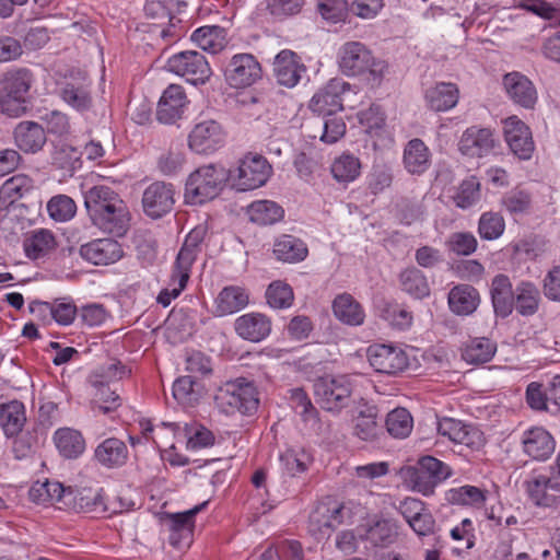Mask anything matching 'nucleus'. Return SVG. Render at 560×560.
<instances>
[{
	"label": "nucleus",
	"instance_id": "58836bf2",
	"mask_svg": "<svg viewBox=\"0 0 560 560\" xmlns=\"http://www.w3.org/2000/svg\"><path fill=\"white\" fill-rule=\"evenodd\" d=\"M34 189V180L25 175L18 174L7 179L0 187V207L8 208Z\"/></svg>",
	"mask_w": 560,
	"mask_h": 560
},
{
	"label": "nucleus",
	"instance_id": "5fc2aeb1",
	"mask_svg": "<svg viewBox=\"0 0 560 560\" xmlns=\"http://www.w3.org/2000/svg\"><path fill=\"white\" fill-rule=\"evenodd\" d=\"M359 122L371 137H381L385 132V114L378 105H371L358 114Z\"/></svg>",
	"mask_w": 560,
	"mask_h": 560
},
{
	"label": "nucleus",
	"instance_id": "7c9ffc66",
	"mask_svg": "<svg viewBox=\"0 0 560 560\" xmlns=\"http://www.w3.org/2000/svg\"><path fill=\"white\" fill-rule=\"evenodd\" d=\"M459 90L455 83L439 82L425 91L427 105L434 112H447L456 106Z\"/></svg>",
	"mask_w": 560,
	"mask_h": 560
},
{
	"label": "nucleus",
	"instance_id": "0e129e2a",
	"mask_svg": "<svg viewBox=\"0 0 560 560\" xmlns=\"http://www.w3.org/2000/svg\"><path fill=\"white\" fill-rule=\"evenodd\" d=\"M155 118L163 125L175 122V84H170L164 90L156 105Z\"/></svg>",
	"mask_w": 560,
	"mask_h": 560
},
{
	"label": "nucleus",
	"instance_id": "6ab92c4d",
	"mask_svg": "<svg viewBox=\"0 0 560 560\" xmlns=\"http://www.w3.org/2000/svg\"><path fill=\"white\" fill-rule=\"evenodd\" d=\"M177 75L194 85L203 84L211 75V68L202 54L182 51L177 54Z\"/></svg>",
	"mask_w": 560,
	"mask_h": 560
},
{
	"label": "nucleus",
	"instance_id": "72a5a7b5",
	"mask_svg": "<svg viewBox=\"0 0 560 560\" xmlns=\"http://www.w3.org/2000/svg\"><path fill=\"white\" fill-rule=\"evenodd\" d=\"M25 422V407L21 401L11 400L0 405V425L8 439L16 438L22 433Z\"/></svg>",
	"mask_w": 560,
	"mask_h": 560
},
{
	"label": "nucleus",
	"instance_id": "f704fd0d",
	"mask_svg": "<svg viewBox=\"0 0 560 560\" xmlns=\"http://www.w3.org/2000/svg\"><path fill=\"white\" fill-rule=\"evenodd\" d=\"M334 315L343 324L350 326L362 325L365 313L361 304L349 293H342L332 302Z\"/></svg>",
	"mask_w": 560,
	"mask_h": 560
},
{
	"label": "nucleus",
	"instance_id": "473e14b6",
	"mask_svg": "<svg viewBox=\"0 0 560 560\" xmlns=\"http://www.w3.org/2000/svg\"><path fill=\"white\" fill-rule=\"evenodd\" d=\"M491 299L497 315L509 316L514 306V292L510 278L505 275H497L491 282Z\"/></svg>",
	"mask_w": 560,
	"mask_h": 560
},
{
	"label": "nucleus",
	"instance_id": "ea45409f",
	"mask_svg": "<svg viewBox=\"0 0 560 560\" xmlns=\"http://www.w3.org/2000/svg\"><path fill=\"white\" fill-rule=\"evenodd\" d=\"M208 501H203L184 512H177V550L188 549L194 541L195 516L203 511Z\"/></svg>",
	"mask_w": 560,
	"mask_h": 560
},
{
	"label": "nucleus",
	"instance_id": "79ce46f5",
	"mask_svg": "<svg viewBox=\"0 0 560 560\" xmlns=\"http://www.w3.org/2000/svg\"><path fill=\"white\" fill-rule=\"evenodd\" d=\"M55 443L60 454L66 458H77L85 448L82 434L69 428L59 429L55 433Z\"/></svg>",
	"mask_w": 560,
	"mask_h": 560
},
{
	"label": "nucleus",
	"instance_id": "4d7b16f0",
	"mask_svg": "<svg viewBox=\"0 0 560 560\" xmlns=\"http://www.w3.org/2000/svg\"><path fill=\"white\" fill-rule=\"evenodd\" d=\"M447 500L452 504L481 506L486 501V495L481 489L475 486H462L453 488L447 492Z\"/></svg>",
	"mask_w": 560,
	"mask_h": 560
},
{
	"label": "nucleus",
	"instance_id": "338daca9",
	"mask_svg": "<svg viewBox=\"0 0 560 560\" xmlns=\"http://www.w3.org/2000/svg\"><path fill=\"white\" fill-rule=\"evenodd\" d=\"M350 10L349 0H319L318 13L331 23L345 21Z\"/></svg>",
	"mask_w": 560,
	"mask_h": 560
},
{
	"label": "nucleus",
	"instance_id": "c85d7f7f",
	"mask_svg": "<svg viewBox=\"0 0 560 560\" xmlns=\"http://www.w3.org/2000/svg\"><path fill=\"white\" fill-rule=\"evenodd\" d=\"M447 303L452 313L467 316L477 310L480 303V294L477 289L469 284H457L450 290Z\"/></svg>",
	"mask_w": 560,
	"mask_h": 560
},
{
	"label": "nucleus",
	"instance_id": "c756f323",
	"mask_svg": "<svg viewBox=\"0 0 560 560\" xmlns=\"http://www.w3.org/2000/svg\"><path fill=\"white\" fill-rule=\"evenodd\" d=\"M59 95L78 112H85L92 107L91 82L86 78L80 81H67L60 88Z\"/></svg>",
	"mask_w": 560,
	"mask_h": 560
},
{
	"label": "nucleus",
	"instance_id": "bb28decb",
	"mask_svg": "<svg viewBox=\"0 0 560 560\" xmlns=\"http://www.w3.org/2000/svg\"><path fill=\"white\" fill-rule=\"evenodd\" d=\"M405 170L411 175H421L431 165V152L428 145L419 138L407 142L402 153Z\"/></svg>",
	"mask_w": 560,
	"mask_h": 560
},
{
	"label": "nucleus",
	"instance_id": "c03bdc74",
	"mask_svg": "<svg viewBox=\"0 0 560 560\" xmlns=\"http://www.w3.org/2000/svg\"><path fill=\"white\" fill-rule=\"evenodd\" d=\"M540 301V293L537 287L527 281L521 282L514 293V303L516 311L524 316L533 315L537 312Z\"/></svg>",
	"mask_w": 560,
	"mask_h": 560
},
{
	"label": "nucleus",
	"instance_id": "f257e3e1",
	"mask_svg": "<svg viewBox=\"0 0 560 560\" xmlns=\"http://www.w3.org/2000/svg\"><path fill=\"white\" fill-rule=\"evenodd\" d=\"M84 206L92 223L104 233L124 236L130 226V212L118 192L106 185L84 191Z\"/></svg>",
	"mask_w": 560,
	"mask_h": 560
},
{
	"label": "nucleus",
	"instance_id": "2eb2a0df",
	"mask_svg": "<svg viewBox=\"0 0 560 560\" xmlns=\"http://www.w3.org/2000/svg\"><path fill=\"white\" fill-rule=\"evenodd\" d=\"M177 312V339L186 340L192 337L206 323L205 306L199 296L190 295L182 301Z\"/></svg>",
	"mask_w": 560,
	"mask_h": 560
},
{
	"label": "nucleus",
	"instance_id": "412c9836",
	"mask_svg": "<svg viewBox=\"0 0 560 560\" xmlns=\"http://www.w3.org/2000/svg\"><path fill=\"white\" fill-rule=\"evenodd\" d=\"M495 145L493 132L489 128L472 126L467 128L458 142L459 151L470 158H481L489 154Z\"/></svg>",
	"mask_w": 560,
	"mask_h": 560
},
{
	"label": "nucleus",
	"instance_id": "423d86ee",
	"mask_svg": "<svg viewBox=\"0 0 560 560\" xmlns=\"http://www.w3.org/2000/svg\"><path fill=\"white\" fill-rule=\"evenodd\" d=\"M371 368L382 374L396 376L409 366V357L399 346L392 343H373L366 349Z\"/></svg>",
	"mask_w": 560,
	"mask_h": 560
},
{
	"label": "nucleus",
	"instance_id": "a211bd4d",
	"mask_svg": "<svg viewBox=\"0 0 560 560\" xmlns=\"http://www.w3.org/2000/svg\"><path fill=\"white\" fill-rule=\"evenodd\" d=\"M348 84L341 80H330L323 89L316 92L310 103L313 112L319 115L330 116L342 110V93Z\"/></svg>",
	"mask_w": 560,
	"mask_h": 560
},
{
	"label": "nucleus",
	"instance_id": "cd10ccee",
	"mask_svg": "<svg viewBox=\"0 0 560 560\" xmlns=\"http://www.w3.org/2000/svg\"><path fill=\"white\" fill-rule=\"evenodd\" d=\"M14 140L20 150L36 153L46 143L45 129L35 121L24 120L14 128Z\"/></svg>",
	"mask_w": 560,
	"mask_h": 560
},
{
	"label": "nucleus",
	"instance_id": "4be33fe9",
	"mask_svg": "<svg viewBox=\"0 0 560 560\" xmlns=\"http://www.w3.org/2000/svg\"><path fill=\"white\" fill-rule=\"evenodd\" d=\"M522 446L524 453L532 459L544 462L555 452L556 442L547 430L534 427L524 431Z\"/></svg>",
	"mask_w": 560,
	"mask_h": 560
},
{
	"label": "nucleus",
	"instance_id": "5701e85b",
	"mask_svg": "<svg viewBox=\"0 0 560 560\" xmlns=\"http://www.w3.org/2000/svg\"><path fill=\"white\" fill-rule=\"evenodd\" d=\"M234 329L236 335L242 339L259 342L270 335L271 320L265 314L250 312L235 319Z\"/></svg>",
	"mask_w": 560,
	"mask_h": 560
},
{
	"label": "nucleus",
	"instance_id": "864d4df0",
	"mask_svg": "<svg viewBox=\"0 0 560 560\" xmlns=\"http://www.w3.org/2000/svg\"><path fill=\"white\" fill-rule=\"evenodd\" d=\"M266 300L268 305L272 308H288L294 301L293 289L287 282L276 280L268 285Z\"/></svg>",
	"mask_w": 560,
	"mask_h": 560
},
{
	"label": "nucleus",
	"instance_id": "13d9d810",
	"mask_svg": "<svg viewBox=\"0 0 560 560\" xmlns=\"http://www.w3.org/2000/svg\"><path fill=\"white\" fill-rule=\"evenodd\" d=\"M205 235L206 229L202 226H197L187 234L179 253H177L178 264L192 265L200 250V244Z\"/></svg>",
	"mask_w": 560,
	"mask_h": 560
},
{
	"label": "nucleus",
	"instance_id": "b1692460",
	"mask_svg": "<svg viewBox=\"0 0 560 560\" xmlns=\"http://www.w3.org/2000/svg\"><path fill=\"white\" fill-rule=\"evenodd\" d=\"M140 425L144 436H148V433H153L152 441L159 448L163 462L175 467V443L173 442L175 439V423L162 422L154 428L149 420H145L140 422Z\"/></svg>",
	"mask_w": 560,
	"mask_h": 560
},
{
	"label": "nucleus",
	"instance_id": "a19ab883",
	"mask_svg": "<svg viewBox=\"0 0 560 560\" xmlns=\"http://www.w3.org/2000/svg\"><path fill=\"white\" fill-rule=\"evenodd\" d=\"M205 395V386L192 376L177 377V405L188 410L199 405Z\"/></svg>",
	"mask_w": 560,
	"mask_h": 560
},
{
	"label": "nucleus",
	"instance_id": "8fccbe9b",
	"mask_svg": "<svg viewBox=\"0 0 560 560\" xmlns=\"http://www.w3.org/2000/svg\"><path fill=\"white\" fill-rule=\"evenodd\" d=\"M400 283L402 290L416 299H423L430 294L425 276L415 267L400 273Z\"/></svg>",
	"mask_w": 560,
	"mask_h": 560
},
{
	"label": "nucleus",
	"instance_id": "f8f14e48",
	"mask_svg": "<svg viewBox=\"0 0 560 560\" xmlns=\"http://www.w3.org/2000/svg\"><path fill=\"white\" fill-rule=\"evenodd\" d=\"M438 432L454 444L464 445L472 451H477L485 445V436L479 429L454 418L444 417L440 419Z\"/></svg>",
	"mask_w": 560,
	"mask_h": 560
},
{
	"label": "nucleus",
	"instance_id": "e2e57ef3",
	"mask_svg": "<svg viewBox=\"0 0 560 560\" xmlns=\"http://www.w3.org/2000/svg\"><path fill=\"white\" fill-rule=\"evenodd\" d=\"M501 203L510 214H523L529 210L532 197L528 191L515 187L502 197Z\"/></svg>",
	"mask_w": 560,
	"mask_h": 560
},
{
	"label": "nucleus",
	"instance_id": "6e6552de",
	"mask_svg": "<svg viewBox=\"0 0 560 560\" xmlns=\"http://www.w3.org/2000/svg\"><path fill=\"white\" fill-rule=\"evenodd\" d=\"M272 174V166L259 154L245 155L233 175L234 185L238 190H253L264 186Z\"/></svg>",
	"mask_w": 560,
	"mask_h": 560
},
{
	"label": "nucleus",
	"instance_id": "774afa93",
	"mask_svg": "<svg viewBox=\"0 0 560 560\" xmlns=\"http://www.w3.org/2000/svg\"><path fill=\"white\" fill-rule=\"evenodd\" d=\"M187 448L200 450L214 444V434L202 424L192 423L185 428Z\"/></svg>",
	"mask_w": 560,
	"mask_h": 560
},
{
	"label": "nucleus",
	"instance_id": "f03ea898",
	"mask_svg": "<svg viewBox=\"0 0 560 560\" xmlns=\"http://www.w3.org/2000/svg\"><path fill=\"white\" fill-rule=\"evenodd\" d=\"M339 66L349 77L365 75L373 86L381 83L387 70L386 62L374 58L371 50L360 42H348L341 47Z\"/></svg>",
	"mask_w": 560,
	"mask_h": 560
},
{
	"label": "nucleus",
	"instance_id": "39448f33",
	"mask_svg": "<svg viewBox=\"0 0 560 560\" xmlns=\"http://www.w3.org/2000/svg\"><path fill=\"white\" fill-rule=\"evenodd\" d=\"M218 407L225 413H254L259 405L258 392L252 382L237 378L222 386L215 395Z\"/></svg>",
	"mask_w": 560,
	"mask_h": 560
},
{
	"label": "nucleus",
	"instance_id": "052dcab7",
	"mask_svg": "<svg viewBox=\"0 0 560 560\" xmlns=\"http://www.w3.org/2000/svg\"><path fill=\"white\" fill-rule=\"evenodd\" d=\"M458 208L467 209L474 206L480 199V183L476 176H469L464 179L453 197Z\"/></svg>",
	"mask_w": 560,
	"mask_h": 560
},
{
	"label": "nucleus",
	"instance_id": "69168bd1",
	"mask_svg": "<svg viewBox=\"0 0 560 560\" xmlns=\"http://www.w3.org/2000/svg\"><path fill=\"white\" fill-rule=\"evenodd\" d=\"M47 211L55 221L65 222L75 214L77 206L70 197L58 195L48 201Z\"/></svg>",
	"mask_w": 560,
	"mask_h": 560
},
{
	"label": "nucleus",
	"instance_id": "aec40b11",
	"mask_svg": "<svg viewBox=\"0 0 560 560\" xmlns=\"http://www.w3.org/2000/svg\"><path fill=\"white\" fill-rule=\"evenodd\" d=\"M79 252L83 259L104 266L115 264L124 255L121 245L113 238L94 240L81 245Z\"/></svg>",
	"mask_w": 560,
	"mask_h": 560
},
{
	"label": "nucleus",
	"instance_id": "bf43d9fd",
	"mask_svg": "<svg viewBox=\"0 0 560 560\" xmlns=\"http://www.w3.org/2000/svg\"><path fill=\"white\" fill-rule=\"evenodd\" d=\"M65 492L63 486L58 481L35 482L30 489V498L36 503L60 501Z\"/></svg>",
	"mask_w": 560,
	"mask_h": 560
},
{
	"label": "nucleus",
	"instance_id": "f3484780",
	"mask_svg": "<svg viewBox=\"0 0 560 560\" xmlns=\"http://www.w3.org/2000/svg\"><path fill=\"white\" fill-rule=\"evenodd\" d=\"M503 86L510 100L525 108L534 109L538 101V93L534 83L520 72H510L503 77Z\"/></svg>",
	"mask_w": 560,
	"mask_h": 560
},
{
	"label": "nucleus",
	"instance_id": "de8ad7c7",
	"mask_svg": "<svg viewBox=\"0 0 560 560\" xmlns=\"http://www.w3.org/2000/svg\"><path fill=\"white\" fill-rule=\"evenodd\" d=\"M129 374V370L119 361L113 362L107 365H102L93 371L88 378L89 384L92 387H100L102 392L105 389V385L114 381H119Z\"/></svg>",
	"mask_w": 560,
	"mask_h": 560
},
{
	"label": "nucleus",
	"instance_id": "2f4dec72",
	"mask_svg": "<svg viewBox=\"0 0 560 560\" xmlns=\"http://www.w3.org/2000/svg\"><path fill=\"white\" fill-rule=\"evenodd\" d=\"M273 255L279 261L298 264L307 257L308 247L301 238L282 234L273 243Z\"/></svg>",
	"mask_w": 560,
	"mask_h": 560
},
{
	"label": "nucleus",
	"instance_id": "20e7f679",
	"mask_svg": "<svg viewBox=\"0 0 560 560\" xmlns=\"http://www.w3.org/2000/svg\"><path fill=\"white\" fill-rule=\"evenodd\" d=\"M226 175L223 167L213 164L203 165L192 172L185 185V202L200 205L219 195Z\"/></svg>",
	"mask_w": 560,
	"mask_h": 560
},
{
	"label": "nucleus",
	"instance_id": "393cba45",
	"mask_svg": "<svg viewBox=\"0 0 560 560\" xmlns=\"http://www.w3.org/2000/svg\"><path fill=\"white\" fill-rule=\"evenodd\" d=\"M249 304V293L241 285H226L213 301V314L218 317L235 314Z\"/></svg>",
	"mask_w": 560,
	"mask_h": 560
},
{
	"label": "nucleus",
	"instance_id": "0eeeda50",
	"mask_svg": "<svg viewBox=\"0 0 560 560\" xmlns=\"http://www.w3.org/2000/svg\"><path fill=\"white\" fill-rule=\"evenodd\" d=\"M352 392L351 383L345 375L320 377L314 384L318 404L328 411L346 407Z\"/></svg>",
	"mask_w": 560,
	"mask_h": 560
},
{
	"label": "nucleus",
	"instance_id": "7ed1b4c3",
	"mask_svg": "<svg viewBox=\"0 0 560 560\" xmlns=\"http://www.w3.org/2000/svg\"><path fill=\"white\" fill-rule=\"evenodd\" d=\"M33 74L26 68L13 69L3 74L0 89V110L11 117H19L26 110L27 93Z\"/></svg>",
	"mask_w": 560,
	"mask_h": 560
},
{
	"label": "nucleus",
	"instance_id": "4468645a",
	"mask_svg": "<svg viewBox=\"0 0 560 560\" xmlns=\"http://www.w3.org/2000/svg\"><path fill=\"white\" fill-rule=\"evenodd\" d=\"M174 202V189L172 184L154 182L143 191V211L152 219H159L168 213Z\"/></svg>",
	"mask_w": 560,
	"mask_h": 560
},
{
	"label": "nucleus",
	"instance_id": "9d476101",
	"mask_svg": "<svg viewBox=\"0 0 560 560\" xmlns=\"http://www.w3.org/2000/svg\"><path fill=\"white\" fill-rule=\"evenodd\" d=\"M224 75L231 88H247L261 78V66L252 54H236L231 58Z\"/></svg>",
	"mask_w": 560,
	"mask_h": 560
},
{
	"label": "nucleus",
	"instance_id": "49530a36",
	"mask_svg": "<svg viewBox=\"0 0 560 560\" xmlns=\"http://www.w3.org/2000/svg\"><path fill=\"white\" fill-rule=\"evenodd\" d=\"M361 173V162L359 158L350 153H343L335 159L331 164V174L339 183H350L355 180Z\"/></svg>",
	"mask_w": 560,
	"mask_h": 560
},
{
	"label": "nucleus",
	"instance_id": "dca6fc26",
	"mask_svg": "<svg viewBox=\"0 0 560 560\" xmlns=\"http://www.w3.org/2000/svg\"><path fill=\"white\" fill-rule=\"evenodd\" d=\"M273 73L280 85L294 88L306 73V67L296 52L282 49L275 58Z\"/></svg>",
	"mask_w": 560,
	"mask_h": 560
},
{
	"label": "nucleus",
	"instance_id": "680f3d73",
	"mask_svg": "<svg viewBox=\"0 0 560 560\" xmlns=\"http://www.w3.org/2000/svg\"><path fill=\"white\" fill-rule=\"evenodd\" d=\"M505 230L503 217L498 212H485L481 214L478 224V232L483 240L492 241L499 238Z\"/></svg>",
	"mask_w": 560,
	"mask_h": 560
},
{
	"label": "nucleus",
	"instance_id": "3c124183",
	"mask_svg": "<svg viewBox=\"0 0 560 560\" xmlns=\"http://www.w3.org/2000/svg\"><path fill=\"white\" fill-rule=\"evenodd\" d=\"M305 4V0H264L259 10L265 11L275 20H284L299 14Z\"/></svg>",
	"mask_w": 560,
	"mask_h": 560
},
{
	"label": "nucleus",
	"instance_id": "1a4fd4ad",
	"mask_svg": "<svg viewBox=\"0 0 560 560\" xmlns=\"http://www.w3.org/2000/svg\"><path fill=\"white\" fill-rule=\"evenodd\" d=\"M525 490L533 504L540 508L560 505V476L548 472L533 475L525 482Z\"/></svg>",
	"mask_w": 560,
	"mask_h": 560
},
{
	"label": "nucleus",
	"instance_id": "c9c22d12",
	"mask_svg": "<svg viewBox=\"0 0 560 560\" xmlns=\"http://www.w3.org/2000/svg\"><path fill=\"white\" fill-rule=\"evenodd\" d=\"M191 40L202 50L218 54L228 44L226 32L219 25H205L192 32Z\"/></svg>",
	"mask_w": 560,
	"mask_h": 560
},
{
	"label": "nucleus",
	"instance_id": "9b49d317",
	"mask_svg": "<svg viewBox=\"0 0 560 560\" xmlns=\"http://www.w3.org/2000/svg\"><path fill=\"white\" fill-rule=\"evenodd\" d=\"M504 139L512 153L520 160H530L535 151L530 128L517 116L503 121Z\"/></svg>",
	"mask_w": 560,
	"mask_h": 560
},
{
	"label": "nucleus",
	"instance_id": "09e8293b",
	"mask_svg": "<svg viewBox=\"0 0 560 560\" xmlns=\"http://www.w3.org/2000/svg\"><path fill=\"white\" fill-rule=\"evenodd\" d=\"M280 460L285 472L292 477L305 472L313 462L308 451L303 447L289 448L281 456Z\"/></svg>",
	"mask_w": 560,
	"mask_h": 560
},
{
	"label": "nucleus",
	"instance_id": "37998d69",
	"mask_svg": "<svg viewBox=\"0 0 560 560\" xmlns=\"http://www.w3.org/2000/svg\"><path fill=\"white\" fill-rule=\"evenodd\" d=\"M497 351V345L492 340L481 337L474 338L463 349L462 357L469 364H482L489 362Z\"/></svg>",
	"mask_w": 560,
	"mask_h": 560
},
{
	"label": "nucleus",
	"instance_id": "4c0bfd02",
	"mask_svg": "<svg viewBox=\"0 0 560 560\" xmlns=\"http://www.w3.org/2000/svg\"><path fill=\"white\" fill-rule=\"evenodd\" d=\"M353 434L362 441H375L383 434L374 406H366L353 418Z\"/></svg>",
	"mask_w": 560,
	"mask_h": 560
},
{
	"label": "nucleus",
	"instance_id": "603ef678",
	"mask_svg": "<svg viewBox=\"0 0 560 560\" xmlns=\"http://www.w3.org/2000/svg\"><path fill=\"white\" fill-rule=\"evenodd\" d=\"M184 368L185 371L190 373L195 380L207 376L212 373L211 359L202 351L196 349H188L184 353Z\"/></svg>",
	"mask_w": 560,
	"mask_h": 560
},
{
	"label": "nucleus",
	"instance_id": "a878e982",
	"mask_svg": "<svg viewBox=\"0 0 560 560\" xmlns=\"http://www.w3.org/2000/svg\"><path fill=\"white\" fill-rule=\"evenodd\" d=\"M128 454L126 443L117 438L105 439L94 450L95 460L106 468L124 466L127 463Z\"/></svg>",
	"mask_w": 560,
	"mask_h": 560
},
{
	"label": "nucleus",
	"instance_id": "e433bc0d",
	"mask_svg": "<svg viewBox=\"0 0 560 560\" xmlns=\"http://www.w3.org/2000/svg\"><path fill=\"white\" fill-rule=\"evenodd\" d=\"M250 222L258 225H271L284 217L283 208L272 200H255L246 208Z\"/></svg>",
	"mask_w": 560,
	"mask_h": 560
},
{
	"label": "nucleus",
	"instance_id": "6e6d98bb",
	"mask_svg": "<svg viewBox=\"0 0 560 560\" xmlns=\"http://www.w3.org/2000/svg\"><path fill=\"white\" fill-rule=\"evenodd\" d=\"M387 432L398 439L407 438L412 430V418L405 408L392 410L386 418Z\"/></svg>",
	"mask_w": 560,
	"mask_h": 560
},
{
	"label": "nucleus",
	"instance_id": "ddd939ff",
	"mask_svg": "<svg viewBox=\"0 0 560 560\" xmlns=\"http://www.w3.org/2000/svg\"><path fill=\"white\" fill-rule=\"evenodd\" d=\"M225 141L221 125L214 120L197 124L188 137L189 148L199 154H210L220 149Z\"/></svg>",
	"mask_w": 560,
	"mask_h": 560
},
{
	"label": "nucleus",
	"instance_id": "a18cd8bd",
	"mask_svg": "<svg viewBox=\"0 0 560 560\" xmlns=\"http://www.w3.org/2000/svg\"><path fill=\"white\" fill-rule=\"evenodd\" d=\"M56 246L55 237L47 230L35 231L25 238L23 247L25 254L31 259H38L51 252Z\"/></svg>",
	"mask_w": 560,
	"mask_h": 560
}]
</instances>
